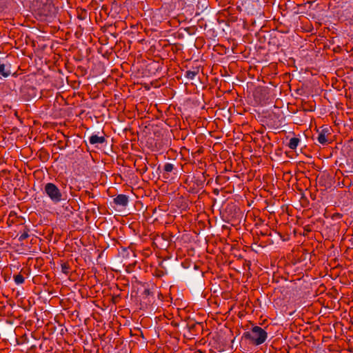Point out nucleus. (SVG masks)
Instances as JSON below:
<instances>
[{
	"label": "nucleus",
	"instance_id": "f257e3e1",
	"mask_svg": "<svg viewBox=\"0 0 353 353\" xmlns=\"http://www.w3.org/2000/svg\"><path fill=\"white\" fill-rule=\"evenodd\" d=\"M58 11L53 0H46V33L54 34L59 29Z\"/></svg>",
	"mask_w": 353,
	"mask_h": 353
},
{
	"label": "nucleus",
	"instance_id": "f03ea898",
	"mask_svg": "<svg viewBox=\"0 0 353 353\" xmlns=\"http://www.w3.org/2000/svg\"><path fill=\"white\" fill-rule=\"evenodd\" d=\"M49 72H46V87L49 85V88H46V97H51L53 94L54 89L61 86L62 79L59 70L54 65L48 66Z\"/></svg>",
	"mask_w": 353,
	"mask_h": 353
},
{
	"label": "nucleus",
	"instance_id": "7ed1b4c3",
	"mask_svg": "<svg viewBox=\"0 0 353 353\" xmlns=\"http://www.w3.org/2000/svg\"><path fill=\"white\" fill-rule=\"evenodd\" d=\"M308 179L310 184L314 183L316 186L319 185L323 188L320 190L321 191H325L328 189L334 190L336 187L346 186L345 179L342 181H339L340 178H338V181H336V178H312V180L310 178H308Z\"/></svg>",
	"mask_w": 353,
	"mask_h": 353
},
{
	"label": "nucleus",
	"instance_id": "20e7f679",
	"mask_svg": "<svg viewBox=\"0 0 353 353\" xmlns=\"http://www.w3.org/2000/svg\"><path fill=\"white\" fill-rule=\"evenodd\" d=\"M243 337L252 342L255 345L263 344L268 338V333L262 327L254 325L250 331L243 333Z\"/></svg>",
	"mask_w": 353,
	"mask_h": 353
},
{
	"label": "nucleus",
	"instance_id": "39448f33",
	"mask_svg": "<svg viewBox=\"0 0 353 353\" xmlns=\"http://www.w3.org/2000/svg\"><path fill=\"white\" fill-rule=\"evenodd\" d=\"M64 188L63 187L59 188L52 183H48L46 184V194L54 203H57L65 199L63 198L65 194Z\"/></svg>",
	"mask_w": 353,
	"mask_h": 353
},
{
	"label": "nucleus",
	"instance_id": "423d86ee",
	"mask_svg": "<svg viewBox=\"0 0 353 353\" xmlns=\"http://www.w3.org/2000/svg\"><path fill=\"white\" fill-rule=\"evenodd\" d=\"M196 178H185L184 188L190 192L197 193L199 192L196 185Z\"/></svg>",
	"mask_w": 353,
	"mask_h": 353
},
{
	"label": "nucleus",
	"instance_id": "0eeeda50",
	"mask_svg": "<svg viewBox=\"0 0 353 353\" xmlns=\"http://www.w3.org/2000/svg\"><path fill=\"white\" fill-rule=\"evenodd\" d=\"M23 97L27 101L37 98V92L36 88L33 86L25 87L23 90Z\"/></svg>",
	"mask_w": 353,
	"mask_h": 353
},
{
	"label": "nucleus",
	"instance_id": "6e6552de",
	"mask_svg": "<svg viewBox=\"0 0 353 353\" xmlns=\"http://www.w3.org/2000/svg\"><path fill=\"white\" fill-rule=\"evenodd\" d=\"M163 169L165 171V172H166L167 174L173 172V174L176 175V174H179V171L180 170H182V165H181L179 163H176L175 165V164H173L171 163H166L163 165Z\"/></svg>",
	"mask_w": 353,
	"mask_h": 353
},
{
	"label": "nucleus",
	"instance_id": "1a4fd4ad",
	"mask_svg": "<svg viewBox=\"0 0 353 353\" xmlns=\"http://www.w3.org/2000/svg\"><path fill=\"white\" fill-rule=\"evenodd\" d=\"M129 199L128 196L125 194H118L114 199V203L117 205L121 206V207H126L128 204Z\"/></svg>",
	"mask_w": 353,
	"mask_h": 353
},
{
	"label": "nucleus",
	"instance_id": "9d476101",
	"mask_svg": "<svg viewBox=\"0 0 353 353\" xmlns=\"http://www.w3.org/2000/svg\"><path fill=\"white\" fill-rule=\"evenodd\" d=\"M106 141L104 136H98L97 134H92L89 137V143L91 145L97 146L99 144H103Z\"/></svg>",
	"mask_w": 353,
	"mask_h": 353
},
{
	"label": "nucleus",
	"instance_id": "9b49d317",
	"mask_svg": "<svg viewBox=\"0 0 353 353\" xmlns=\"http://www.w3.org/2000/svg\"><path fill=\"white\" fill-rule=\"evenodd\" d=\"M11 74L10 65L0 61V74L4 77H8Z\"/></svg>",
	"mask_w": 353,
	"mask_h": 353
},
{
	"label": "nucleus",
	"instance_id": "f8f14e48",
	"mask_svg": "<svg viewBox=\"0 0 353 353\" xmlns=\"http://www.w3.org/2000/svg\"><path fill=\"white\" fill-rule=\"evenodd\" d=\"M327 132V130H323L317 137V140L319 143H320L322 145H325L327 143V139L326 138L325 133Z\"/></svg>",
	"mask_w": 353,
	"mask_h": 353
},
{
	"label": "nucleus",
	"instance_id": "ddd939ff",
	"mask_svg": "<svg viewBox=\"0 0 353 353\" xmlns=\"http://www.w3.org/2000/svg\"><path fill=\"white\" fill-rule=\"evenodd\" d=\"M19 217L17 216V213L14 211H11L8 215L7 222L9 224L14 223L19 220Z\"/></svg>",
	"mask_w": 353,
	"mask_h": 353
},
{
	"label": "nucleus",
	"instance_id": "4468645a",
	"mask_svg": "<svg viewBox=\"0 0 353 353\" xmlns=\"http://www.w3.org/2000/svg\"><path fill=\"white\" fill-rule=\"evenodd\" d=\"M199 70L198 68H196L194 70H188L185 72V77L190 80H193L199 74Z\"/></svg>",
	"mask_w": 353,
	"mask_h": 353
},
{
	"label": "nucleus",
	"instance_id": "2eb2a0df",
	"mask_svg": "<svg viewBox=\"0 0 353 353\" xmlns=\"http://www.w3.org/2000/svg\"><path fill=\"white\" fill-rule=\"evenodd\" d=\"M35 64L37 68V74L41 75L43 74V70L41 68L43 65L42 57L37 55V59H35Z\"/></svg>",
	"mask_w": 353,
	"mask_h": 353
},
{
	"label": "nucleus",
	"instance_id": "dca6fc26",
	"mask_svg": "<svg viewBox=\"0 0 353 353\" xmlns=\"http://www.w3.org/2000/svg\"><path fill=\"white\" fill-rule=\"evenodd\" d=\"M300 139L299 138L293 137L290 139L288 146L292 150H295L297 148Z\"/></svg>",
	"mask_w": 353,
	"mask_h": 353
},
{
	"label": "nucleus",
	"instance_id": "f3484780",
	"mask_svg": "<svg viewBox=\"0 0 353 353\" xmlns=\"http://www.w3.org/2000/svg\"><path fill=\"white\" fill-rule=\"evenodd\" d=\"M34 14L38 20L43 21L44 19V10L43 8L34 9Z\"/></svg>",
	"mask_w": 353,
	"mask_h": 353
},
{
	"label": "nucleus",
	"instance_id": "a211bd4d",
	"mask_svg": "<svg viewBox=\"0 0 353 353\" xmlns=\"http://www.w3.org/2000/svg\"><path fill=\"white\" fill-rule=\"evenodd\" d=\"M56 329L57 327L54 323L49 322L48 323H46V331L49 332L50 334H53L55 332Z\"/></svg>",
	"mask_w": 353,
	"mask_h": 353
},
{
	"label": "nucleus",
	"instance_id": "6ab92c4d",
	"mask_svg": "<svg viewBox=\"0 0 353 353\" xmlns=\"http://www.w3.org/2000/svg\"><path fill=\"white\" fill-rule=\"evenodd\" d=\"M52 254L46 251V263L49 261V263L51 269L55 268V263L53 261L54 259L52 257Z\"/></svg>",
	"mask_w": 353,
	"mask_h": 353
},
{
	"label": "nucleus",
	"instance_id": "aec40b11",
	"mask_svg": "<svg viewBox=\"0 0 353 353\" xmlns=\"http://www.w3.org/2000/svg\"><path fill=\"white\" fill-rule=\"evenodd\" d=\"M13 278L15 283L17 285L22 284L25 281L24 276L21 274L14 275Z\"/></svg>",
	"mask_w": 353,
	"mask_h": 353
},
{
	"label": "nucleus",
	"instance_id": "412c9836",
	"mask_svg": "<svg viewBox=\"0 0 353 353\" xmlns=\"http://www.w3.org/2000/svg\"><path fill=\"white\" fill-rule=\"evenodd\" d=\"M87 11L85 9H80L77 10V17L80 20H84L87 17Z\"/></svg>",
	"mask_w": 353,
	"mask_h": 353
},
{
	"label": "nucleus",
	"instance_id": "4be33fe9",
	"mask_svg": "<svg viewBox=\"0 0 353 353\" xmlns=\"http://www.w3.org/2000/svg\"><path fill=\"white\" fill-rule=\"evenodd\" d=\"M196 185L197 186L198 190L202 189L204 186L205 183V178H196Z\"/></svg>",
	"mask_w": 353,
	"mask_h": 353
},
{
	"label": "nucleus",
	"instance_id": "5701e85b",
	"mask_svg": "<svg viewBox=\"0 0 353 353\" xmlns=\"http://www.w3.org/2000/svg\"><path fill=\"white\" fill-rule=\"evenodd\" d=\"M69 270H70V265L68 263H63L61 264V271L64 273V274H68L69 273Z\"/></svg>",
	"mask_w": 353,
	"mask_h": 353
},
{
	"label": "nucleus",
	"instance_id": "b1692460",
	"mask_svg": "<svg viewBox=\"0 0 353 353\" xmlns=\"http://www.w3.org/2000/svg\"><path fill=\"white\" fill-rule=\"evenodd\" d=\"M28 231H24L23 233H21L19 236V241L22 242L25 239H26L28 237Z\"/></svg>",
	"mask_w": 353,
	"mask_h": 353
},
{
	"label": "nucleus",
	"instance_id": "393cba45",
	"mask_svg": "<svg viewBox=\"0 0 353 353\" xmlns=\"http://www.w3.org/2000/svg\"><path fill=\"white\" fill-rule=\"evenodd\" d=\"M301 202L303 205L305 206L309 203V201L305 196H303L301 199Z\"/></svg>",
	"mask_w": 353,
	"mask_h": 353
},
{
	"label": "nucleus",
	"instance_id": "a878e982",
	"mask_svg": "<svg viewBox=\"0 0 353 353\" xmlns=\"http://www.w3.org/2000/svg\"><path fill=\"white\" fill-rule=\"evenodd\" d=\"M143 294L145 296H149L150 294V291L149 289H145Z\"/></svg>",
	"mask_w": 353,
	"mask_h": 353
},
{
	"label": "nucleus",
	"instance_id": "bb28decb",
	"mask_svg": "<svg viewBox=\"0 0 353 353\" xmlns=\"http://www.w3.org/2000/svg\"><path fill=\"white\" fill-rule=\"evenodd\" d=\"M223 179V178H218V177H216V178H215V181H216V183H218L219 181H221V179Z\"/></svg>",
	"mask_w": 353,
	"mask_h": 353
},
{
	"label": "nucleus",
	"instance_id": "cd10ccee",
	"mask_svg": "<svg viewBox=\"0 0 353 353\" xmlns=\"http://www.w3.org/2000/svg\"><path fill=\"white\" fill-rule=\"evenodd\" d=\"M39 170H37L34 172L33 174L34 176H36V175L39 173Z\"/></svg>",
	"mask_w": 353,
	"mask_h": 353
},
{
	"label": "nucleus",
	"instance_id": "c85d7f7f",
	"mask_svg": "<svg viewBox=\"0 0 353 353\" xmlns=\"http://www.w3.org/2000/svg\"><path fill=\"white\" fill-rule=\"evenodd\" d=\"M39 279L38 276H34L33 280H34V282H37V281Z\"/></svg>",
	"mask_w": 353,
	"mask_h": 353
},
{
	"label": "nucleus",
	"instance_id": "c756f323",
	"mask_svg": "<svg viewBox=\"0 0 353 353\" xmlns=\"http://www.w3.org/2000/svg\"><path fill=\"white\" fill-rule=\"evenodd\" d=\"M345 182L346 183V185H348L350 183H352V181H350V183H349V181L346 182L345 181Z\"/></svg>",
	"mask_w": 353,
	"mask_h": 353
},
{
	"label": "nucleus",
	"instance_id": "7c9ffc66",
	"mask_svg": "<svg viewBox=\"0 0 353 353\" xmlns=\"http://www.w3.org/2000/svg\"><path fill=\"white\" fill-rule=\"evenodd\" d=\"M336 216H339V217L342 216V215H341V214H339V213L336 214Z\"/></svg>",
	"mask_w": 353,
	"mask_h": 353
},
{
	"label": "nucleus",
	"instance_id": "2f4dec72",
	"mask_svg": "<svg viewBox=\"0 0 353 353\" xmlns=\"http://www.w3.org/2000/svg\"><path fill=\"white\" fill-rule=\"evenodd\" d=\"M14 115H15L17 117H19V116H18V114H17V111L15 112Z\"/></svg>",
	"mask_w": 353,
	"mask_h": 353
},
{
	"label": "nucleus",
	"instance_id": "473e14b6",
	"mask_svg": "<svg viewBox=\"0 0 353 353\" xmlns=\"http://www.w3.org/2000/svg\"><path fill=\"white\" fill-rule=\"evenodd\" d=\"M48 312H47V310H46V314H45L46 317L48 316Z\"/></svg>",
	"mask_w": 353,
	"mask_h": 353
},
{
	"label": "nucleus",
	"instance_id": "72a5a7b5",
	"mask_svg": "<svg viewBox=\"0 0 353 353\" xmlns=\"http://www.w3.org/2000/svg\"><path fill=\"white\" fill-rule=\"evenodd\" d=\"M53 59H56V55L55 54H53Z\"/></svg>",
	"mask_w": 353,
	"mask_h": 353
},
{
	"label": "nucleus",
	"instance_id": "f704fd0d",
	"mask_svg": "<svg viewBox=\"0 0 353 353\" xmlns=\"http://www.w3.org/2000/svg\"><path fill=\"white\" fill-rule=\"evenodd\" d=\"M45 64L47 65L48 63H47V58H46V62H45Z\"/></svg>",
	"mask_w": 353,
	"mask_h": 353
},
{
	"label": "nucleus",
	"instance_id": "c9c22d12",
	"mask_svg": "<svg viewBox=\"0 0 353 353\" xmlns=\"http://www.w3.org/2000/svg\"><path fill=\"white\" fill-rule=\"evenodd\" d=\"M295 179L296 181H299L301 178L296 177Z\"/></svg>",
	"mask_w": 353,
	"mask_h": 353
},
{
	"label": "nucleus",
	"instance_id": "e433bc0d",
	"mask_svg": "<svg viewBox=\"0 0 353 353\" xmlns=\"http://www.w3.org/2000/svg\"><path fill=\"white\" fill-rule=\"evenodd\" d=\"M41 153H42V151H41V150H40L39 157H41Z\"/></svg>",
	"mask_w": 353,
	"mask_h": 353
},
{
	"label": "nucleus",
	"instance_id": "4c0bfd02",
	"mask_svg": "<svg viewBox=\"0 0 353 353\" xmlns=\"http://www.w3.org/2000/svg\"><path fill=\"white\" fill-rule=\"evenodd\" d=\"M132 179H135V178H132L130 181V183H132Z\"/></svg>",
	"mask_w": 353,
	"mask_h": 353
},
{
	"label": "nucleus",
	"instance_id": "58836bf2",
	"mask_svg": "<svg viewBox=\"0 0 353 353\" xmlns=\"http://www.w3.org/2000/svg\"><path fill=\"white\" fill-rule=\"evenodd\" d=\"M3 172L4 174H6V173H7L6 170H3Z\"/></svg>",
	"mask_w": 353,
	"mask_h": 353
},
{
	"label": "nucleus",
	"instance_id": "ea45409f",
	"mask_svg": "<svg viewBox=\"0 0 353 353\" xmlns=\"http://www.w3.org/2000/svg\"><path fill=\"white\" fill-rule=\"evenodd\" d=\"M45 277H46V278H48V274H46V275H45Z\"/></svg>",
	"mask_w": 353,
	"mask_h": 353
},
{
	"label": "nucleus",
	"instance_id": "a19ab883",
	"mask_svg": "<svg viewBox=\"0 0 353 353\" xmlns=\"http://www.w3.org/2000/svg\"><path fill=\"white\" fill-rule=\"evenodd\" d=\"M36 3H37V4H38V3H39V1H37V2H36ZM35 6H37V5H35Z\"/></svg>",
	"mask_w": 353,
	"mask_h": 353
}]
</instances>
